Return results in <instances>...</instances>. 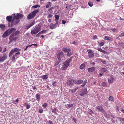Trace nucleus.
Listing matches in <instances>:
<instances>
[{
    "label": "nucleus",
    "mask_w": 124,
    "mask_h": 124,
    "mask_svg": "<svg viewBox=\"0 0 124 124\" xmlns=\"http://www.w3.org/2000/svg\"><path fill=\"white\" fill-rule=\"evenodd\" d=\"M73 53L69 51L67 54V56L69 57L70 56L73 54Z\"/></svg>",
    "instance_id": "c85d7f7f"
},
{
    "label": "nucleus",
    "mask_w": 124,
    "mask_h": 124,
    "mask_svg": "<svg viewBox=\"0 0 124 124\" xmlns=\"http://www.w3.org/2000/svg\"><path fill=\"white\" fill-rule=\"evenodd\" d=\"M23 15L21 14L17 13L16 14V16L17 18L19 20L20 19L23 17Z\"/></svg>",
    "instance_id": "aec40b11"
},
{
    "label": "nucleus",
    "mask_w": 124,
    "mask_h": 124,
    "mask_svg": "<svg viewBox=\"0 0 124 124\" xmlns=\"http://www.w3.org/2000/svg\"><path fill=\"white\" fill-rule=\"evenodd\" d=\"M111 120L112 122L113 123H115V121H114V119L113 118H111Z\"/></svg>",
    "instance_id": "69168bd1"
},
{
    "label": "nucleus",
    "mask_w": 124,
    "mask_h": 124,
    "mask_svg": "<svg viewBox=\"0 0 124 124\" xmlns=\"http://www.w3.org/2000/svg\"><path fill=\"white\" fill-rule=\"evenodd\" d=\"M91 64H92L94 66L95 65V63L94 62H91Z\"/></svg>",
    "instance_id": "338daca9"
},
{
    "label": "nucleus",
    "mask_w": 124,
    "mask_h": 124,
    "mask_svg": "<svg viewBox=\"0 0 124 124\" xmlns=\"http://www.w3.org/2000/svg\"><path fill=\"white\" fill-rule=\"evenodd\" d=\"M121 46L123 48H124V43H122L121 44Z\"/></svg>",
    "instance_id": "0e129e2a"
},
{
    "label": "nucleus",
    "mask_w": 124,
    "mask_h": 124,
    "mask_svg": "<svg viewBox=\"0 0 124 124\" xmlns=\"http://www.w3.org/2000/svg\"><path fill=\"white\" fill-rule=\"evenodd\" d=\"M55 21H56V23H55V24H56V25H59V24L58 23V22L57 21L58 20H56V19H55Z\"/></svg>",
    "instance_id": "680f3d73"
},
{
    "label": "nucleus",
    "mask_w": 124,
    "mask_h": 124,
    "mask_svg": "<svg viewBox=\"0 0 124 124\" xmlns=\"http://www.w3.org/2000/svg\"><path fill=\"white\" fill-rule=\"evenodd\" d=\"M24 105L26 107L27 109H29L31 107V105L30 103H28V102L25 103L24 104Z\"/></svg>",
    "instance_id": "a211bd4d"
},
{
    "label": "nucleus",
    "mask_w": 124,
    "mask_h": 124,
    "mask_svg": "<svg viewBox=\"0 0 124 124\" xmlns=\"http://www.w3.org/2000/svg\"><path fill=\"white\" fill-rule=\"evenodd\" d=\"M60 61H59V60H57V61H56V62L55 63L54 65V66H56L58 65L59 63L60 62Z\"/></svg>",
    "instance_id": "c9c22d12"
},
{
    "label": "nucleus",
    "mask_w": 124,
    "mask_h": 124,
    "mask_svg": "<svg viewBox=\"0 0 124 124\" xmlns=\"http://www.w3.org/2000/svg\"><path fill=\"white\" fill-rule=\"evenodd\" d=\"M88 53V56L89 58H92L94 56V53L91 50H89Z\"/></svg>",
    "instance_id": "f8f14e48"
},
{
    "label": "nucleus",
    "mask_w": 124,
    "mask_h": 124,
    "mask_svg": "<svg viewBox=\"0 0 124 124\" xmlns=\"http://www.w3.org/2000/svg\"><path fill=\"white\" fill-rule=\"evenodd\" d=\"M111 30L113 32H115L116 31V29L115 28L112 29Z\"/></svg>",
    "instance_id": "052dcab7"
},
{
    "label": "nucleus",
    "mask_w": 124,
    "mask_h": 124,
    "mask_svg": "<svg viewBox=\"0 0 124 124\" xmlns=\"http://www.w3.org/2000/svg\"><path fill=\"white\" fill-rule=\"evenodd\" d=\"M47 104L46 103H45L42 105V106L44 108H45L46 107Z\"/></svg>",
    "instance_id": "de8ad7c7"
},
{
    "label": "nucleus",
    "mask_w": 124,
    "mask_h": 124,
    "mask_svg": "<svg viewBox=\"0 0 124 124\" xmlns=\"http://www.w3.org/2000/svg\"><path fill=\"white\" fill-rule=\"evenodd\" d=\"M53 10H52V12H50L49 14L47 16V18H51L53 16Z\"/></svg>",
    "instance_id": "b1692460"
},
{
    "label": "nucleus",
    "mask_w": 124,
    "mask_h": 124,
    "mask_svg": "<svg viewBox=\"0 0 124 124\" xmlns=\"http://www.w3.org/2000/svg\"><path fill=\"white\" fill-rule=\"evenodd\" d=\"M41 30V27L39 25H36L35 27L31 31V33L33 35L37 33L39 31Z\"/></svg>",
    "instance_id": "7ed1b4c3"
},
{
    "label": "nucleus",
    "mask_w": 124,
    "mask_h": 124,
    "mask_svg": "<svg viewBox=\"0 0 124 124\" xmlns=\"http://www.w3.org/2000/svg\"><path fill=\"white\" fill-rule=\"evenodd\" d=\"M114 80V78L113 77H112L111 78H108V82L109 83H112Z\"/></svg>",
    "instance_id": "5701e85b"
},
{
    "label": "nucleus",
    "mask_w": 124,
    "mask_h": 124,
    "mask_svg": "<svg viewBox=\"0 0 124 124\" xmlns=\"http://www.w3.org/2000/svg\"><path fill=\"white\" fill-rule=\"evenodd\" d=\"M87 82V80H85L84 81V82L83 84L81 85V86L82 87H83L84 86L86 83Z\"/></svg>",
    "instance_id": "473e14b6"
},
{
    "label": "nucleus",
    "mask_w": 124,
    "mask_h": 124,
    "mask_svg": "<svg viewBox=\"0 0 124 124\" xmlns=\"http://www.w3.org/2000/svg\"><path fill=\"white\" fill-rule=\"evenodd\" d=\"M19 21L20 20L17 19L16 16L15 15L13 18L11 25H10V23H8V26L9 27H12L13 25L17 24Z\"/></svg>",
    "instance_id": "20e7f679"
},
{
    "label": "nucleus",
    "mask_w": 124,
    "mask_h": 124,
    "mask_svg": "<svg viewBox=\"0 0 124 124\" xmlns=\"http://www.w3.org/2000/svg\"><path fill=\"white\" fill-rule=\"evenodd\" d=\"M98 109L100 111H101L103 109L102 107L101 106H98L97 107Z\"/></svg>",
    "instance_id": "7c9ffc66"
},
{
    "label": "nucleus",
    "mask_w": 124,
    "mask_h": 124,
    "mask_svg": "<svg viewBox=\"0 0 124 124\" xmlns=\"http://www.w3.org/2000/svg\"><path fill=\"white\" fill-rule=\"evenodd\" d=\"M7 20L8 22H12L13 19V17L12 16H8L6 17Z\"/></svg>",
    "instance_id": "2eb2a0df"
},
{
    "label": "nucleus",
    "mask_w": 124,
    "mask_h": 124,
    "mask_svg": "<svg viewBox=\"0 0 124 124\" xmlns=\"http://www.w3.org/2000/svg\"><path fill=\"white\" fill-rule=\"evenodd\" d=\"M39 113H42L43 112V109H39Z\"/></svg>",
    "instance_id": "603ef678"
},
{
    "label": "nucleus",
    "mask_w": 124,
    "mask_h": 124,
    "mask_svg": "<svg viewBox=\"0 0 124 124\" xmlns=\"http://www.w3.org/2000/svg\"><path fill=\"white\" fill-rule=\"evenodd\" d=\"M46 30H44L40 32L39 33H40V34H42L44 33H45L46 32Z\"/></svg>",
    "instance_id": "e433bc0d"
},
{
    "label": "nucleus",
    "mask_w": 124,
    "mask_h": 124,
    "mask_svg": "<svg viewBox=\"0 0 124 124\" xmlns=\"http://www.w3.org/2000/svg\"><path fill=\"white\" fill-rule=\"evenodd\" d=\"M102 86H105L106 85V83L105 82H103L102 83Z\"/></svg>",
    "instance_id": "5fc2aeb1"
},
{
    "label": "nucleus",
    "mask_w": 124,
    "mask_h": 124,
    "mask_svg": "<svg viewBox=\"0 0 124 124\" xmlns=\"http://www.w3.org/2000/svg\"><path fill=\"white\" fill-rule=\"evenodd\" d=\"M39 7L40 6H39L38 5H35L33 6L32 7L33 8H37L38 7Z\"/></svg>",
    "instance_id": "37998d69"
},
{
    "label": "nucleus",
    "mask_w": 124,
    "mask_h": 124,
    "mask_svg": "<svg viewBox=\"0 0 124 124\" xmlns=\"http://www.w3.org/2000/svg\"><path fill=\"white\" fill-rule=\"evenodd\" d=\"M83 80L81 79H79L77 80L78 84H80L83 82Z\"/></svg>",
    "instance_id": "72a5a7b5"
},
{
    "label": "nucleus",
    "mask_w": 124,
    "mask_h": 124,
    "mask_svg": "<svg viewBox=\"0 0 124 124\" xmlns=\"http://www.w3.org/2000/svg\"><path fill=\"white\" fill-rule=\"evenodd\" d=\"M109 99L111 101H113L114 100V99L113 98V97L112 96H110L109 98Z\"/></svg>",
    "instance_id": "79ce46f5"
},
{
    "label": "nucleus",
    "mask_w": 124,
    "mask_h": 124,
    "mask_svg": "<svg viewBox=\"0 0 124 124\" xmlns=\"http://www.w3.org/2000/svg\"><path fill=\"white\" fill-rule=\"evenodd\" d=\"M20 33V31H16L15 32H13L12 34H13V35L15 36H16L19 35Z\"/></svg>",
    "instance_id": "4be33fe9"
},
{
    "label": "nucleus",
    "mask_w": 124,
    "mask_h": 124,
    "mask_svg": "<svg viewBox=\"0 0 124 124\" xmlns=\"http://www.w3.org/2000/svg\"><path fill=\"white\" fill-rule=\"evenodd\" d=\"M40 78L43 79H46L48 78V77L47 75H45L41 76H40Z\"/></svg>",
    "instance_id": "393cba45"
},
{
    "label": "nucleus",
    "mask_w": 124,
    "mask_h": 124,
    "mask_svg": "<svg viewBox=\"0 0 124 124\" xmlns=\"http://www.w3.org/2000/svg\"><path fill=\"white\" fill-rule=\"evenodd\" d=\"M54 9V8L53 7H52L49 9L48 11H52V10Z\"/></svg>",
    "instance_id": "4d7b16f0"
},
{
    "label": "nucleus",
    "mask_w": 124,
    "mask_h": 124,
    "mask_svg": "<svg viewBox=\"0 0 124 124\" xmlns=\"http://www.w3.org/2000/svg\"><path fill=\"white\" fill-rule=\"evenodd\" d=\"M11 53H9V57H10V59H11L12 61H14L15 60V57H16L17 59L18 57H19V56L20 54V52H18L16 53L15 54H11Z\"/></svg>",
    "instance_id": "f03ea898"
},
{
    "label": "nucleus",
    "mask_w": 124,
    "mask_h": 124,
    "mask_svg": "<svg viewBox=\"0 0 124 124\" xmlns=\"http://www.w3.org/2000/svg\"><path fill=\"white\" fill-rule=\"evenodd\" d=\"M72 61L71 57L68 60L66 61L64 63V64L62 67V68L63 70H65L69 65V63L71 62Z\"/></svg>",
    "instance_id": "39448f33"
},
{
    "label": "nucleus",
    "mask_w": 124,
    "mask_h": 124,
    "mask_svg": "<svg viewBox=\"0 0 124 124\" xmlns=\"http://www.w3.org/2000/svg\"><path fill=\"white\" fill-rule=\"evenodd\" d=\"M118 119L121 122H124V118H118Z\"/></svg>",
    "instance_id": "58836bf2"
},
{
    "label": "nucleus",
    "mask_w": 124,
    "mask_h": 124,
    "mask_svg": "<svg viewBox=\"0 0 124 124\" xmlns=\"http://www.w3.org/2000/svg\"><path fill=\"white\" fill-rule=\"evenodd\" d=\"M62 23L63 24H65L66 23V21H65L64 20H62Z\"/></svg>",
    "instance_id": "6e6d98bb"
},
{
    "label": "nucleus",
    "mask_w": 124,
    "mask_h": 124,
    "mask_svg": "<svg viewBox=\"0 0 124 124\" xmlns=\"http://www.w3.org/2000/svg\"><path fill=\"white\" fill-rule=\"evenodd\" d=\"M52 111L54 113H56V109L55 108H52L51 109Z\"/></svg>",
    "instance_id": "ea45409f"
},
{
    "label": "nucleus",
    "mask_w": 124,
    "mask_h": 124,
    "mask_svg": "<svg viewBox=\"0 0 124 124\" xmlns=\"http://www.w3.org/2000/svg\"><path fill=\"white\" fill-rule=\"evenodd\" d=\"M104 44L103 42H101L99 44V45L100 46H103Z\"/></svg>",
    "instance_id": "8fccbe9b"
},
{
    "label": "nucleus",
    "mask_w": 124,
    "mask_h": 124,
    "mask_svg": "<svg viewBox=\"0 0 124 124\" xmlns=\"http://www.w3.org/2000/svg\"><path fill=\"white\" fill-rule=\"evenodd\" d=\"M55 17V19L58 20L59 18V16L58 15H56L54 16Z\"/></svg>",
    "instance_id": "4c0bfd02"
},
{
    "label": "nucleus",
    "mask_w": 124,
    "mask_h": 124,
    "mask_svg": "<svg viewBox=\"0 0 124 124\" xmlns=\"http://www.w3.org/2000/svg\"><path fill=\"white\" fill-rule=\"evenodd\" d=\"M48 124H53L51 120H49L48 121Z\"/></svg>",
    "instance_id": "13d9d810"
},
{
    "label": "nucleus",
    "mask_w": 124,
    "mask_h": 124,
    "mask_svg": "<svg viewBox=\"0 0 124 124\" xmlns=\"http://www.w3.org/2000/svg\"><path fill=\"white\" fill-rule=\"evenodd\" d=\"M13 34H11L9 36V44H10L13 41H15L16 39L17 38V37H15Z\"/></svg>",
    "instance_id": "423d86ee"
},
{
    "label": "nucleus",
    "mask_w": 124,
    "mask_h": 124,
    "mask_svg": "<svg viewBox=\"0 0 124 124\" xmlns=\"http://www.w3.org/2000/svg\"><path fill=\"white\" fill-rule=\"evenodd\" d=\"M87 89L86 88L85 89H82V90L79 95L80 96H84L85 95L87 94Z\"/></svg>",
    "instance_id": "1a4fd4ad"
},
{
    "label": "nucleus",
    "mask_w": 124,
    "mask_h": 124,
    "mask_svg": "<svg viewBox=\"0 0 124 124\" xmlns=\"http://www.w3.org/2000/svg\"><path fill=\"white\" fill-rule=\"evenodd\" d=\"M101 112L105 114H106V112L103 109L101 111Z\"/></svg>",
    "instance_id": "864d4df0"
},
{
    "label": "nucleus",
    "mask_w": 124,
    "mask_h": 124,
    "mask_svg": "<svg viewBox=\"0 0 124 124\" xmlns=\"http://www.w3.org/2000/svg\"><path fill=\"white\" fill-rule=\"evenodd\" d=\"M7 56L6 54H3V56L2 57H0V62H3L7 58Z\"/></svg>",
    "instance_id": "9b49d317"
},
{
    "label": "nucleus",
    "mask_w": 124,
    "mask_h": 124,
    "mask_svg": "<svg viewBox=\"0 0 124 124\" xmlns=\"http://www.w3.org/2000/svg\"><path fill=\"white\" fill-rule=\"evenodd\" d=\"M10 31H11L12 32L13 31L16 30V29L14 28H11L10 29Z\"/></svg>",
    "instance_id": "09e8293b"
},
{
    "label": "nucleus",
    "mask_w": 124,
    "mask_h": 124,
    "mask_svg": "<svg viewBox=\"0 0 124 124\" xmlns=\"http://www.w3.org/2000/svg\"><path fill=\"white\" fill-rule=\"evenodd\" d=\"M39 9H37L30 13L27 16V19L30 20L33 18L35 16L37 13L39 12Z\"/></svg>",
    "instance_id": "f257e3e1"
},
{
    "label": "nucleus",
    "mask_w": 124,
    "mask_h": 124,
    "mask_svg": "<svg viewBox=\"0 0 124 124\" xmlns=\"http://www.w3.org/2000/svg\"><path fill=\"white\" fill-rule=\"evenodd\" d=\"M101 71L103 73L106 72L107 70V69H106L104 68H101Z\"/></svg>",
    "instance_id": "f704fd0d"
},
{
    "label": "nucleus",
    "mask_w": 124,
    "mask_h": 124,
    "mask_svg": "<svg viewBox=\"0 0 124 124\" xmlns=\"http://www.w3.org/2000/svg\"><path fill=\"white\" fill-rule=\"evenodd\" d=\"M78 87H76L75 88L70 89L69 90V92H71L72 93H73L76 92V91L78 89Z\"/></svg>",
    "instance_id": "ddd939ff"
},
{
    "label": "nucleus",
    "mask_w": 124,
    "mask_h": 124,
    "mask_svg": "<svg viewBox=\"0 0 124 124\" xmlns=\"http://www.w3.org/2000/svg\"><path fill=\"white\" fill-rule=\"evenodd\" d=\"M64 54L62 52L59 53L57 54V56L58 60L61 61V58L64 57Z\"/></svg>",
    "instance_id": "0eeeda50"
},
{
    "label": "nucleus",
    "mask_w": 124,
    "mask_h": 124,
    "mask_svg": "<svg viewBox=\"0 0 124 124\" xmlns=\"http://www.w3.org/2000/svg\"><path fill=\"white\" fill-rule=\"evenodd\" d=\"M104 39L105 40H107L110 41H112V39L109 37L105 36L104 37Z\"/></svg>",
    "instance_id": "412c9836"
},
{
    "label": "nucleus",
    "mask_w": 124,
    "mask_h": 124,
    "mask_svg": "<svg viewBox=\"0 0 124 124\" xmlns=\"http://www.w3.org/2000/svg\"><path fill=\"white\" fill-rule=\"evenodd\" d=\"M73 105V104H68L66 106L68 107L69 108L71 107Z\"/></svg>",
    "instance_id": "a18cd8bd"
},
{
    "label": "nucleus",
    "mask_w": 124,
    "mask_h": 124,
    "mask_svg": "<svg viewBox=\"0 0 124 124\" xmlns=\"http://www.w3.org/2000/svg\"><path fill=\"white\" fill-rule=\"evenodd\" d=\"M57 26L56 24L51 23L49 25L50 28L51 29L55 28Z\"/></svg>",
    "instance_id": "4468645a"
},
{
    "label": "nucleus",
    "mask_w": 124,
    "mask_h": 124,
    "mask_svg": "<svg viewBox=\"0 0 124 124\" xmlns=\"http://www.w3.org/2000/svg\"><path fill=\"white\" fill-rule=\"evenodd\" d=\"M32 87L33 88V89L34 90L35 89H36V87L35 86H32Z\"/></svg>",
    "instance_id": "774afa93"
},
{
    "label": "nucleus",
    "mask_w": 124,
    "mask_h": 124,
    "mask_svg": "<svg viewBox=\"0 0 124 124\" xmlns=\"http://www.w3.org/2000/svg\"><path fill=\"white\" fill-rule=\"evenodd\" d=\"M36 98L38 100H39L40 99V96L39 93H37L36 95Z\"/></svg>",
    "instance_id": "cd10ccee"
},
{
    "label": "nucleus",
    "mask_w": 124,
    "mask_h": 124,
    "mask_svg": "<svg viewBox=\"0 0 124 124\" xmlns=\"http://www.w3.org/2000/svg\"><path fill=\"white\" fill-rule=\"evenodd\" d=\"M95 70V68L94 67H92L91 68H89L87 69L88 71L90 73L93 72Z\"/></svg>",
    "instance_id": "f3484780"
},
{
    "label": "nucleus",
    "mask_w": 124,
    "mask_h": 124,
    "mask_svg": "<svg viewBox=\"0 0 124 124\" xmlns=\"http://www.w3.org/2000/svg\"><path fill=\"white\" fill-rule=\"evenodd\" d=\"M16 52H19L20 50V49L19 48H15Z\"/></svg>",
    "instance_id": "3c124183"
},
{
    "label": "nucleus",
    "mask_w": 124,
    "mask_h": 124,
    "mask_svg": "<svg viewBox=\"0 0 124 124\" xmlns=\"http://www.w3.org/2000/svg\"><path fill=\"white\" fill-rule=\"evenodd\" d=\"M97 49V50H98V51H99L102 53H106V52L105 51L102 49L101 48H98Z\"/></svg>",
    "instance_id": "bb28decb"
},
{
    "label": "nucleus",
    "mask_w": 124,
    "mask_h": 124,
    "mask_svg": "<svg viewBox=\"0 0 124 124\" xmlns=\"http://www.w3.org/2000/svg\"><path fill=\"white\" fill-rule=\"evenodd\" d=\"M12 32L10 31V29H8L3 34L2 37L4 38H6L7 36L9 35Z\"/></svg>",
    "instance_id": "6e6552de"
},
{
    "label": "nucleus",
    "mask_w": 124,
    "mask_h": 124,
    "mask_svg": "<svg viewBox=\"0 0 124 124\" xmlns=\"http://www.w3.org/2000/svg\"><path fill=\"white\" fill-rule=\"evenodd\" d=\"M85 67V64L83 63L80 66V68L81 69H84Z\"/></svg>",
    "instance_id": "c756f323"
},
{
    "label": "nucleus",
    "mask_w": 124,
    "mask_h": 124,
    "mask_svg": "<svg viewBox=\"0 0 124 124\" xmlns=\"http://www.w3.org/2000/svg\"><path fill=\"white\" fill-rule=\"evenodd\" d=\"M35 21H34L32 22H31V23L29 24L26 27V28L28 29L30 28L35 23Z\"/></svg>",
    "instance_id": "dca6fc26"
},
{
    "label": "nucleus",
    "mask_w": 124,
    "mask_h": 124,
    "mask_svg": "<svg viewBox=\"0 0 124 124\" xmlns=\"http://www.w3.org/2000/svg\"><path fill=\"white\" fill-rule=\"evenodd\" d=\"M88 4L89 6L90 7H92L93 6V4L90 1H89L88 3Z\"/></svg>",
    "instance_id": "a19ab883"
},
{
    "label": "nucleus",
    "mask_w": 124,
    "mask_h": 124,
    "mask_svg": "<svg viewBox=\"0 0 124 124\" xmlns=\"http://www.w3.org/2000/svg\"><path fill=\"white\" fill-rule=\"evenodd\" d=\"M56 81H55L54 82H53V84H52V85H53V86L56 87Z\"/></svg>",
    "instance_id": "49530a36"
},
{
    "label": "nucleus",
    "mask_w": 124,
    "mask_h": 124,
    "mask_svg": "<svg viewBox=\"0 0 124 124\" xmlns=\"http://www.w3.org/2000/svg\"><path fill=\"white\" fill-rule=\"evenodd\" d=\"M73 80L71 78L69 77L66 82V84L68 85H73Z\"/></svg>",
    "instance_id": "9d476101"
},
{
    "label": "nucleus",
    "mask_w": 124,
    "mask_h": 124,
    "mask_svg": "<svg viewBox=\"0 0 124 124\" xmlns=\"http://www.w3.org/2000/svg\"><path fill=\"white\" fill-rule=\"evenodd\" d=\"M93 39H96L97 38V36H96V35H95V36H93Z\"/></svg>",
    "instance_id": "bf43d9fd"
},
{
    "label": "nucleus",
    "mask_w": 124,
    "mask_h": 124,
    "mask_svg": "<svg viewBox=\"0 0 124 124\" xmlns=\"http://www.w3.org/2000/svg\"><path fill=\"white\" fill-rule=\"evenodd\" d=\"M16 52V50L15 49V48L12 49L10 52V53H11V54H14V53Z\"/></svg>",
    "instance_id": "2f4dec72"
},
{
    "label": "nucleus",
    "mask_w": 124,
    "mask_h": 124,
    "mask_svg": "<svg viewBox=\"0 0 124 124\" xmlns=\"http://www.w3.org/2000/svg\"><path fill=\"white\" fill-rule=\"evenodd\" d=\"M62 50L64 52H66L70 51L71 49L69 48H67V47L63 48L62 49Z\"/></svg>",
    "instance_id": "6ab92c4d"
},
{
    "label": "nucleus",
    "mask_w": 124,
    "mask_h": 124,
    "mask_svg": "<svg viewBox=\"0 0 124 124\" xmlns=\"http://www.w3.org/2000/svg\"><path fill=\"white\" fill-rule=\"evenodd\" d=\"M0 28L1 30H3L6 28V26L4 24H0Z\"/></svg>",
    "instance_id": "a878e982"
},
{
    "label": "nucleus",
    "mask_w": 124,
    "mask_h": 124,
    "mask_svg": "<svg viewBox=\"0 0 124 124\" xmlns=\"http://www.w3.org/2000/svg\"><path fill=\"white\" fill-rule=\"evenodd\" d=\"M93 113V111L92 110H91V109L89 111V113L91 114Z\"/></svg>",
    "instance_id": "e2e57ef3"
},
{
    "label": "nucleus",
    "mask_w": 124,
    "mask_h": 124,
    "mask_svg": "<svg viewBox=\"0 0 124 124\" xmlns=\"http://www.w3.org/2000/svg\"><path fill=\"white\" fill-rule=\"evenodd\" d=\"M73 85L74 84H78V83L77 82V80H73Z\"/></svg>",
    "instance_id": "c03bdc74"
}]
</instances>
